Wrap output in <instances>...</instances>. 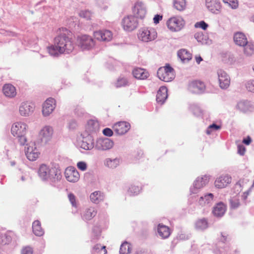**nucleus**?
Listing matches in <instances>:
<instances>
[{"label": "nucleus", "mask_w": 254, "mask_h": 254, "mask_svg": "<svg viewBox=\"0 0 254 254\" xmlns=\"http://www.w3.org/2000/svg\"><path fill=\"white\" fill-rule=\"evenodd\" d=\"M74 48L71 33L65 28L60 29L59 35L54 39V44L48 48L49 54L57 57L60 54H69Z\"/></svg>", "instance_id": "1"}, {"label": "nucleus", "mask_w": 254, "mask_h": 254, "mask_svg": "<svg viewBox=\"0 0 254 254\" xmlns=\"http://www.w3.org/2000/svg\"><path fill=\"white\" fill-rule=\"evenodd\" d=\"M38 175L43 182L49 183L54 186L62 179L61 170L55 165L41 164L38 170Z\"/></svg>", "instance_id": "2"}, {"label": "nucleus", "mask_w": 254, "mask_h": 254, "mask_svg": "<svg viewBox=\"0 0 254 254\" xmlns=\"http://www.w3.org/2000/svg\"><path fill=\"white\" fill-rule=\"evenodd\" d=\"M28 127V125L22 122H17L12 125L11 132L14 136L18 138L19 142L22 145H24L27 142L25 135Z\"/></svg>", "instance_id": "3"}, {"label": "nucleus", "mask_w": 254, "mask_h": 254, "mask_svg": "<svg viewBox=\"0 0 254 254\" xmlns=\"http://www.w3.org/2000/svg\"><path fill=\"white\" fill-rule=\"evenodd\" d=\"M77 44L82 51L92 50L95 46V41L88 35L84 34L78 36Z\"/></svg>", "instance_id": "4"}, {"label": "nucleus", "mask_w": 254, "mask_h": 254, "mask_svg": "<svg viewBox=\"0 0 254 254\" xmlns=\"http://www.w3.org/2000/svg\"><path fill=\"white\" fill-rule=\"evenodd\" d=\"M157 75L160 80L165 82L172 81L175 76L174 69L169 64L160 67L157 71Z\"/></svg>", "instance_id": "5"}, {"label": "nucleus", "mask_w": 254, "mask_h": 254, "mask_svg": "<svg viewBox=\"0 0 254 254\" xmlns=\"http://www.w3.org/2000/svg\"><path fill=\"white\" fill-rule=\"evenodd\" d=\"M157 37L156 30L152 28H143L140 29L138 34V39L144 42L154 40Z\"/></svg>", "instance_id": "6"}, {"label": "nucleus", "mask_w": 254, "mask_h": 254, "mask_svg": "<svg viewBox=\"0 0 254 254\" xmlns=\"http://www.w3.org/2000/svg\"><path fill=\"white\" fill-rule=\"evenodd\" d=\"M77 144L85 150H90L95 147L94 139L92 135L81 134L77 140Z\"/></svg>", "instance_id": "7"}, {"label": "nucleus", "mask_w": 254, "mask_h": 254, "mask_svg": "<svg viewBox=\"0 0 254 254\" xmlns=\"http://www.w3.org/2000/svg\"><path fill=\"white\" fill-rule=\"evenodd\" d=\"M114 145V141L106 137L98 138L95 144L96 149L100 151H107L113 148Z\"/></svg>", "instance_id": "8"}, {"label": "nucleus", "mask_w": 254, "mask_h": 254, "mask_svg": "<svg viewBox=\"0 0 254 254\" xmlns=\"http://www.w3.org/2000/svg\"><path fill=\"white\" fill-rule=\"evenodd\" d=\"M53 133V127L50 126L46 125L40 130L38 137L42 143H47L51 140Z\"/></svg>", "instance_id": "9"}, {"label": "nucleus", "mask_w": 254, "mask_h": 254, "mask_svg": "<svg viewBox=\"0 0 254 254\" xmlns=\"http://www.w3.org/2000/svg\"><path fill=\"white\" fill-rule=\"evenodd\" d=\"M185 23V21L181 17H171L167 22L168 28L173 32L181 30Z\"/></svg>", "instance_id": "10"}, {"label": "nucleus", "mask_w": 254, "mask_h": 254, "mask_svg": "<svg viewBox=\"0 0 254 254\" xmlns=\"http://www.w3.org/2000/svg\"><path fill=\"white\" fill-rule=\"evenodd\" d=\"M122 24L125 31H131L137 28L138 21L134 16L128 15L123 19Z\"/></svg>", "instance_id": "11"}, {"label": "nucleus", "mask_w": 254, "mask_h": 254, "mask_svg": "<svg viewBox=\"0 0 254 254\" xmlns=\"http://www.w3.org/2000/svg\"><path fill=\"white\" fill-rule=\"evenodd\" d=\"M25 147V154L30 161H35L40 155L39 149L36 146L34 142H30Z\"/></svg>", "instance_id": "12"}, {"label": "nucleus", "mask_w": 254, "mask_h": 254, "mask_svg": "<svg viewBox=\"0 0 254 254\" xmlns=\"http://www.w3.org/2000/svg\"><path fill=\"white\" fill-rule=\"evenodd\" d=\"M217 75L220 87L223 89L228 88L230 84V78L229 75L221 69L217 70Z\"/></svg>", "instance_id": "13"}, {"label": "nucleus", "mask_w": 254, "mask_h": 254, "mask_svg": "<svg viewBox=\"0 0 254 254\" xmlns=\"http://www.w3.org/2000/svg\"><path fill=\"white\" fill-rule=\"evenodd\" d=\"M35 106L34 104L29 101L22 102L19 108V113L23 117H28L34 112Z\"/></svg>", "instance_id": "14"}, {"label": "nucleus", "mask_w": 254, "mask_h": 254, "mask_svg": "<svg viewBox=\"0 0 254 254\" xmlns=\"http://www.w3.org/2000/svg\"><path fill=\"white\" fill-rule=\"evenodd\" d=\"M209 177L208 176L204 175L202 177H198L194 182L193 186L190 188V191L191 193H197L199 190L203 188L208 182Z\"/></svg>", "instance_id": "15"}, {"label": "nucleus", "mask_w": 254, "mask_h": 254, "mask_svg": "<svg viewBox=\"0 0 254 254\" xmlns=\"http://www.w3.org/2000/svg\"><path fill=\"white\" fill-rule=\"evenodd\" d=\"M64 175L66 179L70 182H77L80 178L79 174L75 168L69 166L65 169Z\"/></svg>", "instance_id": "16"}, {"label": "nucleus", "mask_w": 254, "mask_h": 254, "mask_svg": "<svg viewBox=\"0 0 254 254\" xmlns=\"http://www.w3.org/2000/svg\"><path fill=\"white\" fill-rule=\"evenodd\" d=\"M56 108V101L53 98L47 99L43 104L42 114L44 117L49 116Z\"/></svg>", "instance_id": "17"}, {"label": "nucleus", "mask_w": 254, "mask_h": 254, "mask_svg": "<svg viewBox=\"0 0 254 254\" xmlns=\"http://www.w3.org/2000/svg\"><path fill=\"white\" fill-rule=\"evenodd\" d=\"M146 7L144 3L142 1H137L134 5L133 12L135 15L143 19L145 17L146 14Z\"/></svg>", "instance_id": "18"}, {"label": "nucleus", "mask_w": 254, "mask_h": 254, "mask_svg": "<svg viewBox=\"0 0 254 254\" xmlns=\"http://www.w3.org/2000/svg\"><path fill=\"white\" fill-rule=\"evenodd\" d=\"M93 35L96 39L102 41H110L113 38L112 32L108 30L95 31Z\"/></svg>", "instance_id": "19"}, {"label": "nucleus", "mask_w": 254, "mask_h": 254, "mask_svg": "<svg viewBox=\"0 0 254 254\" xmlns=\"http://www.w3.org/2000/svg\"><path fill=\"white\" fill-rule=\"evenodd\" d=\"M130 128V124L127 122H119L115 124L113 128L118 135H123L127 133Z\"/></svg>", "instance_id": "20"}, {"label": "nucleus", "mask_w": 254, "mask_h": 254, "mask_svg": "<svg viewBox=\"0 0 254 254\" xmlns=\"http://www.w3.org/2000/svg\"><path fill=\"white\" fill-rule=\"evenodd\" d=\"M205 89L204 83L199 80H194L191 81L189 85V90L196 94L203 93Z\"/></svg>", "instance_id": "21"}, {"label": "nucleus", "mask_w": 254, "mask_h": 254, "mask_svg": "<svg viewBox=\"0 0 254 254\" xmlns=\"http://www.w3.org/2000/svg\"><path fill=\"white\" fill-rule=\"evenodd\" d=\"M99 130V124L95 120H90L88 121L85 127V131L87 135H91L92 134L96 133Z\"/></svg>", "instance_id": "22"}, {"label": "nucleus", "mask_w": 254, "mask_h": 254, "mask_svg": "<svg viewBox=\"0 0 254 254\" xmlns=\"http://www.w3.org/2000/svg\"><path fill=\"white\" fill-rule=\"evenodd\" d=\"M206 6L213 13H218L221 9V3L218 0H206Z\"/></svg>", "instance_id": "23"}, {"label": "nucleus", "mask_w": 254, "mask_h": 254, "mask_svg": "<svg viewBox=\"0 0 254 254\" xmlns=\"http://www.w3.org/2000/svg\"><path fill=\"white\" fill-rule=\"evenodd\" d=\"M231 177L228 175L218 177L215 181V186L217 188H224L231 182Z\"/></svg>", "instance_id": "24"}, {"label": "nucleus", "mask_w": 254, "mask_h": 254, "mask_svg": "<svg viewBox=\"0 0 254 254\" xmlns=\"http://www.w3.org/2000/svg\"><path fill=\"white\" fill-rule=\"evenodd\" d=\"M132 73L135 78L140 80L146 79L149 76V73L146 69L139 67L133 68Z\"/></svg>", "instance_id": "25"}, {"label": "nucleus", "mask_w": 254, "mask_h": 254, "mask_svg": "<svg viewBox=\"0 0 254 254\" xmlns=\"http://www.w3.org/2000/svg\"><path fill=\"white\" fill-rule=\"evenodd\" d=\"M167 88L165 86H161L157 92L156 95V101L160 105H162L167 98Z\"/></svg>", "instance_id": "26"}, {"label": "nucleus", "mask_w": 254, "mask_h": 254, "mask_svg": "<svg viewBox=\"0 0 254 254\" xmlns=\"http://www.w3.org/2000/svg\"><path fill=\"white\" fill-rule=\"evenodd\" d=\"M214 195L212 193H207L200 197L198 203L202 206H210L213 202Z\"/></svg>", "instance_id": "27"}, {"label": "nucleus", "mask_w": 254, "mask_h": 254, "mask_svg": "<svg viewBox=\"0 0 254 254\" xmlns=\"http://www.w3.org/2000/svg\"><path fill=\"white\" fill-rule=\"evenodd\" d=\"M2 91L4 95L8 98H13L16 95L15 87L11 84H4Z\"/></svg>", "instance_id": "28"}, {"label": "nucleus", "mask_w": 254, "mask_h": 254, "mask_svg": "<svg viewBox=\"0 0 254 254\" xmlns=\"http://www.w3.org/2000/svg\"><path fill=\"white\" fill-rule=\"evenodd\" d=\"M97 211L93 207H90L85 209L82 212L81 216L85 221L90 220L95 216Z\"/></svg>", "instance_id": "29"}, {"label": "nucleus", "mask_w": 254, "mask_h": 254, "mask_svg": "<svg viewBox=\"0 0 254 254\" xmlns=\"http://www.w3.org/2000/svg\"><path fill=\"white\" fill-rule=\"evenodd\" d=\"M234 40L235 43L240 46H244L248 42L246 36L242 32L235 33L234 36Z\"/></svg>", "instance_id": "30"}, {"label": "nucleus", "mask_w": 254, "mask_h": 254, "mask_svg": "<svg viewBox=\"0 0 254 254\" xmlns=\"http://www.w3.org/2000/svg\"><path fill=\"white\" fill-rule=\"evenodd\" d=\"M157 231L159 236L162 239L168 238L171 234L169 228L161 224L158 225Z\"/></svg>", "instance_id": "31"}, {"label": "nucleus", "mask_w": 254, "mask_h": 254, "mask_svg": "<svg viewBox=\"0 0 254 254\" xmlns=\"http://www.w3.org/2000/svg\"><path fill=\"white\" fill-rule=\"evenodd\" d=\"M237 108L242 112L251 111L253 109L251 103L248 101H241L238 103Z\"/></svg>", "instance_id": "32"}, {"label": "nucleus", "mask_w": 254, "mask_h": 254, "mask_svg": "<svg viewBox=\"0 0 254 254\" xmlns=\"http://www.w3.org/2000/svg\"><path fill=\"white\" fill-rule=\"evenodd\" d=\"M226 206L223 203L220 202L214 207L213 213L216 217H222L226 211Z\"/></svg>", "instance_id": "33"}, {"label": "nucleus", "mask_w": 254, "mask_h": 254, "mask_svg": "<svg viewBox=\"0 0 254 254\" xmlns=\"http://www.w3.org/2000/svg\"><path fill=\"white\" fill-rule=\"evenodd\" d=\"M178 56L183 63L188 62L192 58L191 54L184 49L178 51Z\"/></svg>", "instance_id": "34"}, {"label": "nucleus", "mask_w": 254, "mask_h": 254, "mask_svg": "<svg viewBox=\"0 0 254 254\" xmlns=\"http://www.w3.org/2000/svg\"><path fill=\"white\" fill-rule=\"evenodd\" d=\"M104 197L105 196L104 193L100 191H95L92 192L90 195L91 201L96 204H98L103 201Z\"/></svg>", "instance_id": "35"}, {"label": "nucleus", "mask_w": 254, "mask_h": 254, "mask_svg": "<svg viewBox=\"0 0 254 254\" xmlns=\"http://www.w3.org/2000/svg\"><path fill=\"white\" fill-rule=\"evenodd\" d=\"M120 163V160L119 158H106L104 162V165L109 168L114 169L117 167Z\"/></svg>", "instance_id": "36"}, {"label": "nucleus", "mask_w": 254, "mask_h": 254, "mask_svg": "<svg viewBox=\"0 0 254 254\" xmlns=\"http://www.w3.org/2000/svg\"><path fill=\"white\" fill-rule=\"evenodd\" d=\"M33 232L37 236H41L44 234V230L41 227V223L38 220L33 222L32 225Z\"/></svg>", "instance_id": "37"}, {"label": "nucleus", "mask_w": 254, "mask_h": 254, "mask_svg": "<svg viewBox=\"0 0 254 254\" xmlns=\"http://www.w3.org/2000/svg\"><path fill=\"white\" fill-rule=\"evenodd\" d=\"M91 253L92 254H106L107 252L105 246L97 244L93 247Z\"/></svg>", "instance_id": "38"}, {"label": "nucleus", "mask_w": 254, "mask_h": 254, "mask_svg": "<svg viewBox=\"0 0 254 254\" xmlns=\"http://www.w3.org/2000/svg\"><path fill=\"white\" fill-rule=\"evenodd\" d=\"M174 6L179 11H183L186 7V1L185 0H174Z\"/></svg>", "instance_id": "39"}, {"label": "nucleus", "mask_w": 254, "mask_h": 254, "mask_svg": "<svg viewBox=\"0 0 254 254\" xmlns=\"http://www.w3.org/2000/svg\"><path fill=\"white\" fill-rule=\"evenodd\" d=\"M131 251V245L127 242H125L121 246L120 254H129Z\"/></svg>", "instance_id": "40"}, {"label": "nucleus", "mask_w": 254, "mask_h": 254, "mask_svg": "<svg viewBox=\"0 0 254 254\" xmlns=\"http://www.w3.org/2000/svg\"><path fill=\"white\" fill-rule=\"evenodd\" d=\"M195 227L196 229L201 230L206 229L208 227L207 220L204 218L198 220L195 223Z\"/></svg>", "instance_id": "41"}, {"label": "nucleus", "mask_w": 254, "mask_h": 254, "mask_svg": "<svg viewBox=\"0 0 254 254\" xmlns=\"http://www.w3.org/2000/svg\"><path fill=\"white\" fill-rule=\"evenodd\" d=\"M194 38L198 42L202 44L207 43V38L204 36L202 32H197L194 34Z\"/></svg>", "instance_id": "42"}, {"label": "nucleus", "mask_w": 254, "mask_h": 254, "mask_svg": "<svg viewBox=\"0 0 254 254\" xmlns=\"http://www.w3.org/2000/svg\"><path fill=\"white\" fill-rule=\"evenodd\" d=\"M244 46V53L247 56L252 55L254 52V45L247 42V44Z\"/></svg>", "instance_id": "43"}, {"label": "nucleus", "mask_w": 254, "mask_h": 254, "mask_svg": "<svg viewBox=\"0 0 254 254\" xmlns=\"http://www.w3.org/2000/svg\"><path fill=\"white\" fill-rule=\"evenodd\" d=\"M128 80L125 77H119L115 83L116 87H121L128 85Z\"/></svg>", "instance_id": "44"}, {"label": "nucleus", "mask_w": 254, "mask_h": 254, "mask_svg": "<svg viewBox=\"0 0 254 254\" xmlns=\"http://www.w3.org/2000/svg\"><path fill=\"white\" fill-rule=\"evenodd\" d=\"M140 190V189L138 186H131L128 190V193L130 195H135L138 194Z\"/></svg>", "instance_id": "45"}, {"label": "nucleus", "mask_w": 254, "mask_h": 254, "mask_svg": "<svg viewBox=\"0 0 254 254\" xmlns=\"http://www.w3.org/2000/svg\"><path fill=\"white\" fill-rule=\"evenodd\" d=\"M80 17L86 19V20H89L92 17V13L90 11L88 10H81L79 13Z\"/></svg>", "instance_id": "46"}, {"label": "nucleus", "mask_w": 254, "mask_h": 254, "mask_svg": "<svg viewBox=\"0 0 254 254\" xmlns=\"http://www.w3.org/2000/svg\"><path fill=\"white\" fill-rule=\"evenodd\" d=\"M223 1L233 9H235L238 6L237 0H223Z\"/></svg>", "instance_id": "47"}, {"label": "nucleus", "mask_w": 254, "mask_h": 254, "mask_svg": "<svg viewBox=\"0 0 254 254\" xmlns=\"http://www.w3.org/2000/svg\"><path fill=\"white\" fill-rule=\"evenodd\" d=\"M220 128V126L217 125L215 124H213L210 125L206 129V132L207 134L211 133L213 130H217Z\"/></svg>", "instance_id": "48"}, {"label": "nucleus", "mask_w": 254, "mask_h": 254, "mask_svg": "<svg viewBox=\"0 0 254 254\" xmlns=\"http://www.w3.org/2000/svg\"><path fill=\"white\" fill-rule=\"evenodd\" d=\"M246 87L250 92H254V80H251L246 83Z\"/></svg>", "instance_id": "49"}, {"label": "nucleus", "mask_w": 254, "mask_h": 254, "mask_svg": "<svg viewBox=\"0 0 254 254\" xmlns=\"http://www.w3.org/2000/svg\"><path fill=\"white\" fill-rule=\"evenodd\" d=\"M231 207L233 209L238 208L240 205V201L239 199L237 198H233L230 200Z\"/></svg>", "instance_id": "50"}, {"label": "nucleus", "mask_w": 254, "mask_h": 254, "mask_svg": "<svg viewBox=\"0 0 254 254\" xmlns=\"http://www.w3.org/2000/svg\"><path fill=\"white\" fill-rule=\"evenodd\" d=\"M194 26L195 28H200L203 30H206L208 27V25L204 21H201L200 22H196Z\"/></svg>", "instance_id": "51"}, {"label": "nucleus", "mask_w": 254, "mask_h": 254, "mask_svg": "<svg viewBox=\"0 0 254 254\" xmlns=\"http://www.w3.org/2000/svg\"><path fill=\"white\" fill-rule=\"evenodd\" d=\"M77 167L81 171H84L87 168V164L83 161H80L77 163Z\"/></svg>", "instance_id": "52"}, {"label": "nucleus", "mask_w": 254, "mask_h": 254, "mask_svg": "<svg viewBox=\"0 0 254 254\" xmlns=\"http://www.w3.org/2000/svg\"><path fill=\"white\" fill-rule=\"evenodd\" d=\"M68 128L70 129H74L77 127V123L74 119H72L69 121L68 124Z\"/></svg>", "instance_id": "53"}, {"label": "nucleus", "mask_w": 254, "mask_h": 254, "mask_svg": "<svg viewBox=\"0 0 254 254\" xmlns=\"http://www.w3.org/2000/svg\"><path fill=\"white\" fill-rule=\"evenodd\" d=\"M103 133L104 135L110 137L113 134V131L109 128H105L103 130Z\"/></svg>", "instance_id": "54"}, {"label": "nucleus", "mask_w": 254, "mask_h": 254, "mask_svg": "<svg viewBox=\"0 0 254 254\" xmlns=\"http://www.w3.org/2000/svg\"><path fill=\"white\" fill-rule=\"evenodd\" d=\"M68 198L71 202L72 205L74 207H76V203L75 201V197L72 193H69L68 194Z\"/></svg>", "instance_id": "55"}, {"label": "nucleus", "mask_w": 254, "mask_h": 254, "mask_svg": "<svg viewBox=\"0 0 254 254\" xmlns=\"http://www.w3.org/2000/svg\"><path fill=\"white\" fill-rule=\"evenodd\" d=\"M246 151V148L243 145L239 144L238 145V153L243 156L244 155Z\"/></svg>", "instance_id": "56"}, {"label": "nucleus", "mask_w": 254, "mask_h": 254, "mask_svg": "<svg viewBox=\"0 0 254 254\" xmlns=\"http://www.w3.org/2000/svg\"><path fill=\"white\" fill-rule=\"evenodd\" d=\"M33 251L31 248L27 247L23 249L22 251V254H32Z\"/></svg>", "instance_id": "57"}, {"label": "nucleus", "mask_w": 254, "mask_h": 254, "mask_svg": "<svg viewBox=\"0 0 254 254\" xmlns=\"http://www.w3.org/2000/svg\"><path fill=\"white\" fill-rule=\"evenodd\" d=\"M162 15L160 14H156L153 18V21L155 24H158L160 20L162 19Z\"/></svg>", "instance_id": "58"}, {"label": "nucleus", "mask_w": 254, "mask_h": 254, "mask_svg": "<svg viewBox=\"0 0 254 254\" xmlns=\"http://www.w3.org/2000/svg\"><path fill=\"white\" fill-rule=\"evenodd\" d=\"M84 110L82 108H77L75 110V114L78 116H81L84 114Z\"/></svg>", "instance_id": "59"}, {"label": "nucleus", "mask_w": 254, "mask_h": 254, "mask_svg": "<svg viewBox=\"0 0 254 254\" xmlns=\"http://www.w3.org/2000/svg\"><path fill=\"white\" fill-rule=\"evenodd\" d=\"M252 142L251 138L248 136L243 140V142L246 145H249Z\"/></svg>", "instance_id": "60"}, {"label": "nucleus", "mask_w": 254, "mask_h": 254, "mask_svg": "<svg viewBox=\"0 0 254 254\" xmlns=\"http://www.w3.org/2000/svg\"><path fill=\"white\" fill-rule=\"evenodd\" d=\"M3 237H4L6 240L5 241H4L3 240H2V244H4V245H6L7 244H8L10 240V238H7V236H6L5 235H4V236H2V238Z\"/></svg>", "instance_id": "61"}, {"label": "nucleus", "mask_w": 254, "mask_h": 254, "mask_svg": "<svg viewBox=\"0 0 254 254\" xmlns=\"http://www.w3.org/2000/svg\"><path fill=\"white\" fill-rule=\"evenodd\" d=\"M193 113L194 115H195L196 116H199L201 114V112L200 109L199 108L196 107V111H194Z\"/></svg>", "instance_id": "62"}, {"label": "nucleus", "mask_w": 254, "mask_h": 254, "mask_svg": "<svg viewBox=\"0 0 254 254\" xmlns=\"http://www.w3.org/2000/svg\"><path fill=\"white\" fill-rule=\"evenodd\" d=\"M195 60H196V63L198 64H199L200 63V62L202 61V58L200 56L196 57H195Z\"/></svg>", "instance_id": "63"}, {"label": "nucleus", "mask_w": 254, "mask_h": 254, "mask_svg": "<svg viewBox=\"0 0 254 254\" xmlns=\"http://www.w3.org/2000/svg\"><path fill=\"white\" fill-rule=\"evenodd\" d=\"M135 254H143V253L141 251H137Z\"/></svg>", "instance_id": "64"}]
</instances>
